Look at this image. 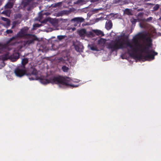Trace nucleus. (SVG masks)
Here are the masks:
<instances>
[{"label": "nucleus", "instance_id": "nucleus-1", "mask_svg": "<svg viewBox=\"0 0 161 161\" xmlns=\"http://www.w3.org/2000/svg\"><path fill=\"white\" fill-rule=\"evenodd\" d=\"M151 36L149 33H141L136 36L132 42L122 39L110 43L108 48L112 51L126 48L130 54L136 58L151 61L157 54L152 49Z\"/></svg>", "mask_w": 161, "mask_h": 161}, {"label": "nucleus", "instance_id": "nucleus-2", "mask_svg": "<svg viewBox=\"0 0 161 161\" xmlns=\"http://www.w3.org/2000/svg\"><path fill=\"white\" fill-rule=\"evenodd\" d=\"M14 73L16 76L19 77H21L25 74L30 80L39 79L40 82L43 85H46L51 83L52 84H58L60 87L67 86L75 87L79 86V85H75L74 84V83L78 82V80H72L69 77H53L50 79H48L47 77H40L39 74V72L34 69H32V73L30 74L27 73L24 68H17L15 70Z\"/></svg>", "mask_w": 161, "mask_h": 161}, {"label": "nucleus", "instance_id": "nucleus-3", "mask_svg": "<svg viewBox=\"0 0 161 161\" xmlns=\"http://www.w3.org/2000/svg\"><path fill=\"white\" fill-rule=\"evenodd\" d=\"M29 39L27 41L22 42L18 43V46L19 47V49H21L23 47L25 46L26 45H28L32 43L33 41L35 40V38L32 36L28 35Z\"/></svg>", "mask_w": 161, "mask_h": 161}, {"label": "nucleus", "instance_id": "nucleus-4", "mask_svg": "<svg viewBox=\"0 0 161 161\" xmlns=\"http://www.w3.org/2000/svg\"><path fill=\"white\" fill-rule=\"evenodd\" d=\"M79 34L82 39H83L85 36L90 37L93 36V34L92 31L87 32L86 30L82 29L79 31Z\"/></svg>", "mask_w": 161, "mask_h": 161}, {"label": "nucleus", "instance_id": "nucleus-5", "mask_svg": "<svg viewBox=\"0 0 161 161\" xmlns=\"http://www.w3.org/2000/svg\"><path fill=\"white\" fill-rule=\"evenodd\" d=\"M28 28L27 27H25L23 29H21L17 34V35L15 37H12L11 39H14L16 37H21L27 35V31L28 30Z\"/></svg>", "mask_w": 161, "mask_h": 161}, {"label": "nucleus", "instance_id": "nucleus-6", "mask_svg": "<svg viewBox=\"0 0 161 161\" xmlns=\"http://www.w3.org/2000/svg\"><path fill=\"white\" fill-rule=\"evenodd\" d=\"M72 58L70 57H64V58H60L59 59V62L63 63H65L68 64V63L70 64V65L72 64Z\"/></svg>", "mask_w": 161, "mask_h": 161}, {"label": "nucleus", "instance_id": "nucleus-7", "mask_svg": "<svg viewBox=\"0 0 161 161\" xmlns=\"http://www.w3.org/2000/svg\"><path fill=\"white\" fill-rule=\"evenodd\" d=\"M84 19L82 17H78L72 19L71 20L72 21L76 22L77 23H80L83 22Z\"/></svg>", "mask_w": 161, "mask_h": 161}, {"label": "nucleus", "instance_id": "nucleus-8", "mask_svg": "<svg viewBox=\"0 0 161 161\" xmlns=\"http://www.w3.org/2000/svg\"><path fill=\"white\" fill-rule=\"evenodd\" d=\"M14 1L13 0H9L8 2L5 5V7L6 8H11L13 6Z\"/></svg>", "mask_w": 161, "mask_h": 161}, {"label": "nucleus", "instance_id": "nucleus-9", "mask_svg": "<svg viewBox=\"0 0 161 161\" xmlns=\"http://www.w3.org/2000/svg\"><path fill=\"white\" fill-rule=\"evenodd\" d=\"M19 55L18 53H15L13 55L10 56V58L11 61H15L19 58Z\"/></svg>", "mask_w": 161, "mask_h": 161}, {"label": "nucleus", "instance_id": "nucleus-10", "mask_svg": "<svg viewBox=\"0 0 161 161\" xmlns=\"http://www.w3.org/2000/svg\"><path fill=\"white\" fill-rule=\"evenodd\" d=\"M83 47L82 44H79L78 45L75 46V49L76 50L79 52H82L83 49Z\"/></svg>", "mask_w": 161, "mask_h": 161}, {"label": "nucleus", "instance_id": "nucleus-11", "mask_svg": "<svg viewBox=\"0 0 161 161\" xmlns=\"http://www.w3.org/2000/svg\"><path fill=\"white\" fill-rule=\"evenodd\" d=\"M2 19L6 22V25H4V26L5 27L8 28L10 25V21L8 19L4 17H2Z\"/></svg>", "mask_w": 161, "mask_h": 161}, {"label": "nucleus", "instance_id": "nucleus-12", "mask_svg": "<svg viewBox=\"0 0 161 161\" xmlns=\"http://www.w3.org/2000/svg\"><path fill=\"white\" fill-rule=\"evenodd\" d=\"M92 31L95 33L97 35H101V36H103L104 34L103 32L98 30H93Z\"/></svg>", "mask_w": 161, "mask_h": 161}, {"label": "nucleus", "instance_id": "nucleus-13", "mask_svg": "<svg viewBox=\"0 0 161 161\" xmlns=\"http://www.w3.org/2000/svg\"><path fill=\"white\" fill-rule=\"evenodd\" d=\"M106 40L103 38H101L98 41V44L101 46H103L105 43Z\"/></svg>", "mask_w": 161, "mask_h": 161}, {"label": "nucleus", "instance_id": "nucleus-14", "mask_svg": "<svg viewBox=\"0 0 161 161\" xmlns=\"http://www.w3.org/2000/svg\"><path fill=\"white\" fill-rule=\"evenodd\" d=\"M112 24L110 21H108L106 23L105 27L107 30L110 29L112 27Z\"/></svg>", "mask_w": 161, "mask_h": 161}, {"label": "nucleus", "instance_id": "nucleus-15", "mask_svg": "<svg viewBox=\"0 0 161 161\" xmlns=\"http://www.w3.org/2000/svg\"><path fill=\"white\" fill-rule=\"evenodd\" d=\"M86 3V2L83 0H78L77 1L74 2V4L82 5L85 4Z\"/></svg>", "mask_w": 161, "mask_h": 161}, {"label": "nucleus", "instance_id": "nucleus-16", "mask_svg": "<svg viewBox=\"0 0 161 161\" xmlns=\"http://www.w3.org/2000/svg\"><path fill=\"white\" fill-rule=\"evenodd\" d=\"M10 58V56L9 55L8 53H7L2 56V59L3 60H6Z\"/></svg>", "mask_w": 161, "mask_h": 161}, {"label": "nucleus", "instance_id": "nucleus-17", "mask_svg": "<svg viewBox=\"0 0 161 161\" xmlns=\"http://www.w3.org/2000/svg\"><path fill=\"white\" fill-rule=\"evenodd\" d=\"M68 67H67L66 66H63L62 68L63 71L64 72H67L68 71L69 68V65L68 64Z\"/></svg>", "mask_w": 161, "mask_h": 161}, {"label": "nucleus", "instance_id": "nucleus-18", "mask_svg": "<svg viewBox=\"0 0 161 161\" xmlns=\"http://www.w3.org/2000/svg\"><path fill=\"white\" fill-rule=\"evenodd\" d=\"M2 13L5 14L8 17H9L10 14V10H6L3 12Z\"/></svg>", "mask_w": 161, "mask_h": 161}, {"label": "nucleus", "instance_id": "nucleus-19", "mask_svg": "<svg viewBox=\"0 0 161 161\" xmlns=\"http://www.w3.org/2000/svg\"><path fill=\"white\" fill-rule=\"evenodd\" d=\"M28 62V59L26 58H24L22 59V60L21 63L23 65H24L26 64H27Z\"/></svg>", "mask_w": 161, "mask_h": 161}, {"label": "nucleus", "instance_id": "nucleus-20", "mask_svg": "<svg viewBox=\"0 0 161 161\" xmlns=\"http://www.w3.org/2000/svg\"><path fill=\"white\" fill-rule=\"evenodd\" d=\"M65 37V36H63V35L58 36H57V38L59 40H61L64 39Z\"/></svg>", "mask_w": 161, "mask_h": 161}, {"label": "nucleus", "instance_id": "nucleus-21", "mask_svg": "<svg viewBox=\"0 0 161 161\" xmlns=\"http://www.w3.org/2000/svg\"><path fill=\"white\" fill-rule=\"evenodd\" d=\"M159 8V5L158 4L156 5L153 7V9L154 10L156 11Z\"/></svg>", "mask_w": 161, "mask_h": 161}, {"label": "nucleus", "instance_id": "nucleus-22", "mask_svg": "<svg viewBox=\"0 0 161 161\" xmlns=\"http://www.w3.org/2000/svg\"><path fill=\"white\" fill-rule=\"evenodd\" d=\"M90 49L91 50L93 51H97V49L96 47L92 46L90 47Z\"/></svg>", "mask_w": 161, "mask_h": 161}, {"label": "nucleus", "instance_id": "nucleus-23", "mask_svg": "<svg viewBox=\"0 0 161 161\" xmlns=\"http://www.w3.org/2000/svg\"><path fill=\"white\" fill-rule=\"evenodd\" d=\"M6 32L7 34L12 33L13 32V31L11 30H7L6 31Z\"/></svg>", "mask_w": 161, "mask_h": 161}, {"label": "nucleus", "instance_id": "nucleus-24", "mask_svg": "<svg viewBox=\"0 0 161 161\" xmlns=\"http://www.w3.org/2000/svg\"><path fill=\"white\" fill-rule=\"evenodd\" d=\"M125 13L128 15H129L130 14V12L129 11V10L127 9H126L125 10Z\"/></svg>", "mask_w": 161, "mask_h": 161}, {"label": "nucleus", "instance_id": "nucleus-25", "mask_svg": "<svg viewBox=\"0 0 161 161\" xmlns=\"http://www.w3.org/2000/svg\"><path fill=\"white\" fill-rule=\"evenodd\" d=\"M40 26H41V25L38 24H35V25H33V27H39Z\"/></svg>", "mask_w": 161, "mask_h": 161}, {"label": "nucleus", "instance_id": "nucleus-26", "mask_svg": "<svg viewBox=\"0 0 161 161\" xmlns=\"http://www.w3.org/2000/svg\"><path fill=\"white\" fill-rule=\"evenodd\" d=\"M3 47L2 45H0V52L3 50Z\"/></svg>", "mask_w": 161, "mask_h": 161}, {"label": "nucleus", "instance_id": "nucleus-27", "mask_svg": "<svg viewBox=\"0 0 161 161\" xmlns=\"http://www.w3.org/2000/svg\"><path fill=\"white\" fill-rule=\"evenodd\" d=\"M99 0H91V1L92 2H96V1H98Z\"/></svg>", "mask_w": 161, "mask_h": 161}, {"label": "nucleus", "instance_id": "nucleus-28", "mask_svg": "<svg viewBox=\"0 0 161 161\" xmlns=\"http://www.w3.org/2000/svg\"><path fill=\"white\" fill-rule=\"evenodd\" d=\"M72 29L73 31H75V28H72Z\"/></svg>", "mask_w": 161, "mask_h": 161}]
</instances>
